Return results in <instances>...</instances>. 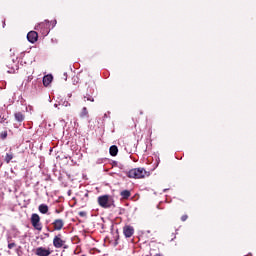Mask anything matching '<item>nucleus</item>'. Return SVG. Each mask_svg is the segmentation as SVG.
<instances>
[{"instance_id": "nucleus-1", "label": "nucleus", "mask_w": 256, "mask_h": 256, "mask_svg": "<svg viewBox=\"0 0 256 256\" xmlns=\"http://www.w3.org/2000/svg\"><path fill=\"white\" fill-rule=\"evenodd\" d=\"M127 177L129 179H145V177H149V172L145 168H134L127 172Z\"/></svg>"}, {"instance_id": "nucleus-2", "label": "nucleus", "mask_w": 256, "mask_h": 256, "mask_svg": "<svg viewBox=\"0 0 256 256\" xmlns=\"http://www.w3.org/2000/svg\"><path fill=\"white\" fill-rule=\"evenodd\" d=\"M36 31H39L41 35L47 37L51 31V22L49 20H45L44 22L39 23L35 26Z\"/></svg>"}, {"instance_id": "nucleus-3", "label": "nucleus", "mask_w": 256, "mask_h": 256, "mask_svg": "<svg viewBox=\"0 0 256 256\" xmlns=\"http://www.w3.org/2000/svg\"><path fill=\"white\" fill-rule=\"evenodd\" d=\"M31 223L32 227L36 229V231H42L43 230V224H41V217H39V214H32L31 216Z\"/></svg>"}, {"instance_id": "nucleus-4", "label": "nucleus", "mask_w": 256, "mask_h": 256, "mask_svg": "<svg viewBox=\"0 0 256 256\" xmlns=\"http://www.w3.org/2000/svg\"><path fill=\"white\" fill-rule=\"evenodd\" d=\"M98 204L103 209H109L111 207V202L109 201V195H102L98 197Z\"/></svg>"}, {"instance_id": "nucleus-5", "label": "nucleus", "mask_w": 256, "mask_h": 256, "mask_svg": "<svg viewBox=\"0 0 256 256\" xmlns=\"http://www.w3.org/2000/svg\"><path fill=\"white\" fill-rule=\"evenodd\" d=\"M53 246L55 249H61L65 247V240H63V235L58 234L53 239Z\"/></svg>"}, {"instance_id": "nucleus-6", "label": "nucleus", "mask_w": 256, "mask_h": 256, "mask_svg": "<svg viewBox=\"0 0 256 256\" xmlns=\"http://www.w3.org/2000/svg\"><path fill=\"white\" fill-rule=\"evenodd\" d=\"M123 233H124V236L127 239H129V238L133 237V235L135 233V229L133 228V226L126 225L123 227Z\"/></svg>"}, {"instance_id": "nucleus-7", "label": "nucleus", "mask_w": 256, "mask_h": 256, "mask_svg": "<svg viewBox=\"0 0 256 256\" xmlns=\"http://www.w3.org/2000/svg\"><path fill=\"white\" fill-rule=\"evenodd\" d=\"M39 39V34L36 31H30L27 34V40L29 43H37V40Z\"/></svg>"}, {"instance_id": "nucleus-8", "label": "nucleus", "mask_w": 256, "mask_h": 256, "mask_svg": "<svg viewBox=\"0 0 256 256\" xmlns=\"http://www.w3.org/2000/svg\"><path fill=\"white\" fill-rule=\"evenodd\" d=\"M52 225L54 227V231H61V229H63L65 226V221H63V219H56Z\"/></svg>"}, {"instance_id": "nucleus-9", "label": "nucleus", "mask_w": 256, "mask_h": 256, "mask_svg": "<svg viewBox=\"0 0 256 256\" xmlns=\"http://www.w3.org/2000/svg\"><path fill=\"white\" fill-rule=\"evenodd\" d=\"M35 255H37V256H49V255H51V250L43 248V247H38V248H36Z\"/></svg>"}, {"instance_id": "nucleus-10", "label": "nucleus", "mask_w": 256, "mask_h": 256, "mask_svg": "<svg viewBox=\"0 0 256 256\" xmlns=\"http://www.w3.org/2000/svg\"><path fill=\"white\" fill-rule=\"evenodd\" d=\"M53 81V76L46 75L43 77V85L44 87H49L51 85V82Z\"/></svg>"}, {"instance_id": "nucleus-11", "label": "nucleus", "mask_w": 256, "mask_h": 256, "mask_svg": "<svg viewBox=\"0 0 256 256\" xmlns=\"http://www.w3.org/2000/svg\"><path fill=\"white\" fill-rule=\"evenodd\" d=\"M38 210L42 213V215H45L49 213V206H47V204H40Z\"/></svg>"}, {"instance_id": "nucleus-12", "label": "nucleus", "mask_w": 256, "mask_h": 256, "mask_svg": "<svg viewBox=\"0 0 256 256\" xmlns=\"http://www.w3.org/2000/svg\"><path fill=\"white\" fill-rule=\"evenodd\" d=\"M14 116H15L16 121H18L19 123L25 121V115L21 112H16L14 114Z\"/></svg>"}, {"instance_id": "nucleus-13", "label": "nucleus", "mask_w": 256, "mask_h": 256, "mask_svg": "<svg viewBox=\"0 0 256 256\" xmlns=\"http://www.w3.org/2000/svg\"><path fill=\"white\" fill-rule=\"evenodd\" d=\"M117 153H119V148H117V146H115V145H112L110 147V155L112 157H117Z\"/></svg>"}, {"instance_id": "nucleus-14", "label": "nucleus", "mask_w": 256, "mask_h": 256, "mask_svg": "<svg viewBox=\"0 0 256 256\" xmlns=\"http://www.w3.org/2000/svg\"><path fill=\"white\" fill-rule=\"evenodd\" d=\"M26 79H24V83H31V81H33V70H31L30 72L26 73Z\"/></svg>"}, {"instance_id": "nucleus-15", "label": "nucleus", "mask_w": 256, "mask_h": 256, "mask_svg": "<svg viewBox=\"0 0 256 256\" xmlns=\"http://www.w3.org/2000/svg\"><path fill=\"white\" fill-rule=\"evenodd\" d=\"M121 197L123 199H129V197H131V191L129 190H123L121 193H120Z\"/></svg>"}, {"instance_id": "nucleus-16", "label": "nucleus", "mask_w": 256, "mask_h": 256, "mask_svg": "<svg viewBox=\"0 0 256 256\" xmlns=\"http://www.w3.org/2000/svg\"><path fill=\"white\" fill-rule=\"evenodd\" d=\"M80 117L85 119V117H89V111H87V107H83L82 111L80 112Z\"/></svg>"}, {"instance_id": "nucleus-17", "label": "nucleus", "mask_w": 256, "mask_h": 256, "mask_svg": "<svg viewBox=\"0 0 256 256\" xmlns=\"http://www.w3.org/2000/svg\"><path fill=\"white\" fill-rule=\"evenodd\" d=\"M87 101H90L91 103H93L95 101V98H93V96L86 94V96H84V102L87 103Z\"/></svg>"}, {"instance_id": "nucleus-18", "label": "nucleus", "mask_w": 256, "mask_h": 256, "mask_svg": "<svg viewBox=\"0 0 256 256\" xmlns=\"http://www.w3.org/2000/svg\"><path fill=\"white\" fill-rule=\"evenodd\" d=\"M13 159V154H6L5 161L6 163H11V160Z\"/></svg>"}, {"instance_id": "nucleus-19", "label": "nucleus", "mask_w": 256, "mask_h": 256, "mask_svg": "<svg viewBox=\"0 0 256 256\" xmlns=\"http://www.w3.org/2000/svg\"><path fill=\"white\" fill-rule=\"evenodd\" d=\"M0 138H1V139H7V131L1 132Z\"/></svg>"}, {"instance_id": "nucleus-20", "label": "nucleus", "mask_w": 256, "mask_h": 256, "mask_svg": "<svg viewBox=\"0 0 256 256\" xmlns=\"http://www.w3.org/2000/svg\"><path fill=\"white\" fill-rule=\"evenodd\" d=\"M78 215L80 217H86L87 216V212L81 211V212L78 213Z\"/></svg>"}, {"instance_id": "nucleus-21", "label": "nucleus", "mask_w": 256, "mask_h": 256, "mask_svg": "<svg viewBox=\"0 0 256 256\" xmlns=\"http://www.w3.org/2000/svg\"><path fill=\"white\" fill-rule=\"evenodd\" d=\"M187 219H189V216L187 214H185L181 217V221H183V222H185Z\"/></svg>"}, {"instance_id": "nucleus-22", "label": "nucleus", "mask_w": 256, "mask_h": 256, "mask_svg": "<svg viewBox=\"0 0 256 256\" xmlns=\"http://www.w3.org/2000/svg\"><path fill=\"white\" fill-rule=\"evenodd\" d=\"M13 247H17V244L15 243L8 244V249H13Z\"/></svg>"}, {"instance_id": "nucleus-23", "label": "nucleus", "mask_w": 256, "mask_h": 256, "mask_svg": "<svg viewBox=\"0 0 256 256\" xmlns=\"http://www.w3.org/2000/svg\"><path fill=\"white\" fill-rule=\"evenodd\" d=\"M8 73H15V70L14 69L9 70Z\"/></svg>"}, {"instance_id": "nucleus-24", "label": "nucleus", "mask_w": 256, "mask_h": 256, "mask_svg": "<svg viewBox=\"0 0 256 256\" xmlns=\"http://www.w3.org/2000/svg\"><path fill=\"white\" fill-rule=\"evenodd\" d=\"M56 213H61V211H59V210H56Z\"/></svg>"}, {"instance_id": "nucleus-25", "label": "nucleus", "mask_w": 256, "mask_h": 256, "mask_svg": "<svg viewBox=\"0 0 256 256\" xmlns=\"http://www.w3.org/2000/svg\"><path fill=\"white\" fill-rule=\"evenodd\" d=\"M155 256H163V255H161V254H156Z\"/></svg>"}]
</instances>
